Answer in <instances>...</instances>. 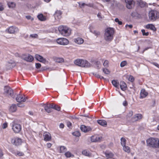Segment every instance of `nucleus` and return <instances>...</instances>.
Returning a JSON list of instances; mask_svg holds the SVG:
<instances>
[{
  "instance_id": "nucleus-10",
  "label": "nucleus",
  "mask_w": 159,
  "mask_h": 159,
  "mask_svg": "<svg viewBox=\"0 0 159 159\" xmlns=\"http://www.w3.org/2000/svg\"><path fill=\"white\" fill-rule=\"evenodd\" d=\"M4 92L8 96L12 97L13 94V92L12 89L9 87L5 86L4 89Z\"/></svg>"
},
{
  "instance_id": "nucleus-16",
  "label": "nucleus",
  "mask_w": 159,
  "mask_h": 159,
  "mask_svg": "<svg viewBox=\"0 0 159 159\" xmlns=\"http://www.w3.org/2000/svg\"><path fill=\"white\" fill-rule=\"evenodd\" d=\"M142 115L140 114H137L135 115L132 118V121L135 122L141 119L142 118Z\"/></svg>"
},
{
  "instance_id": "nucleus-4",
  "label": "nucleus",
  "mask_w": 159,
  "mask_h": 159,
  "mask_svg": "<svg viewBox=\"0 0 159 159\" xmlns=\"http://www.w3.org/2000/svg\"><path fill=\"white\" fill-rule=\"evenodd\" d=\"M58 30L60 33L63 36H68L70 34V29L66 26H60L59 27Z\"/></svg>"
},
{
  "instance_id": "nucleus-12",
  "label": "nucleus",
  "mask_w": 159,
  "mask_h": 159,
  "mask_svg": "<svg viewBox=\"0 0 159 159\" xmlns=\"http://www.w3.org/2000/svg\"><path fill=\"white\" fill-rule=\"evenodd\" d=\"M11 142L13 144L16 146H18L21 144L22 140L21 139L19 138H16L12 139Z\"/></svg>"
},
{
  "instance_id": "nucleus-26",
  "label": "nucleus",
  "mask_w": 159,
  "mask_h": 159,
  "mask_svg": "<svg viewBox=\"0 0 159 159\" xmlns=\"http://www.w3.org/2000/svg\"><path fill=\"white\" fill-rule=\"evenodd\" d=\"M146 28L147 29H150L151 30L155 31L156 30V29L154 25L152 24H148L146 26Z\"/></svg>"
},
{
  "instance_id": "nucleus-5",
  "label": "nucleus",
  "mask_w": 159,
  "mask_h": 159,
  "mask_svg": "<svg viewBox=\"0 0 159 159\" xmlns=\"http://www.w3.org/2000/svg\"><path fill=\"white\" fill-rule=\"evenodd\" d=\"M148 16L149 20L154 21L159 18V12L156 10H151L148 12Z\"/></svg>"
},
{
  "instance_id": "nucleus-54",
  "label": "nucleus",
  "mask_w": 159,
  "mask_h": 159,
  "mask_svg": "<svg viewBox=\"0 0 159 159\" xmlns=\"http://www.w3.org/2000/svg\"><path fill=\"white\" fill-rule=\"evenodd\" d=\"M48 105L51 108H52L53 109H54L55 106H56V105H55L53 104H48Z\"/></svg>"
},
{
  "instance_id": "nucleus-40",
  "label": "nucleus",
  "mask_w": 159,
  "mask_h": 159,
  "mask_svg": "<svg viewBox=\"0 0 159 159\" xmlns=\"http://www.w3.org/2000/svg\"><path fill=\"white\" fill-rule=\"evenodd\" d=\"M127 78H128V80L129 81L132 82H133L134 80V77L131 75H127Z\"/></svg>"
},
{
  "instance_id": "nucleus-3",
  "label": "nucleus",
  "mask_w": 159,
  "mask_h": 159,
  "mask_svg": "<svg viewBox=\"0 0 159 159\" xmlns=\"http://www.w3.org/2000/svg\"><path fill=\"white\" fill-rule=\"evenodd\" d=\"M75 65L82 67L88 68L91 66V64L86 60L78 58L74 61Z\"/></svg>"
},
{
  "instance_id": "nucleus-34",
  "label": "nucleus",
  "mask_w": 159,
  "mask_h": 159,
  "mask_svg": "<svg viewBox=\"0 0 159 159\" xmlns=\"http://www.w3.org/2000/svg\"><path fill=\"white\" fill-rule=\"evenodd\" d=\"M67 150L66 148L64 146H61L60 147L59 152L63 153L65 152Z\"/></svg>"
},
{
  "instance_id": "nucleus-51",
  "label": "nucleus",
  "mask_w": 159,
  "mask_h": 159,
  "mask_svg": "<svg viewBox=\"0 0 159 159\" xmlns=\"http://www.w3.org/2000/svg\"><path fill=\"white\" fill-rule=\"evenodd\" d=\"M41 65L39 63H36L35 64V67L36 68L39 69L41 67Z\"/></svg>"
},
{
  "instance_id": "nucleus-64",
  "label": "nucleus",
  "mask_w": 159,
  "mask_h": 159,
  "mask_svg": "<svg viewBox=\"0 0 159 159\" xmlns=\"http://www.w3.org/2000/svg\"><path fill=\"white\" fill-rule=\"evenodd\" d=\"M153 64L155 66L157 67L158 68H159V65L156 63H153Z\"/></svg>"
},
{
  "instance_id": "nucleus-52",
  "label": "nucleus",
  "mask_w": 159,
  "mask_h": 159,
  "mask_svg": "<svg viewBox=\"0 0 159 159\" xmlns=\"http://www.w3.org/2000/svg\"><path fill=\"white\" fill-rule=\"evenodd\" d=\"M7 126V123H3L2 125V128L3 129L6 128Z\"/></svg>"
},
{
  "instance_id": "nucleus-44",
  "label": "nucleus",
  "mask_w": 159,
  "mask_h": 159,
  "mask_svg": "<svg viewBox=\"0 0 159 159\" xmlns=\"http://www.w3.org/2000/svg\"><path fill=\"white\" fill-rule=\"evenodd\" d=\"M141 32L142 33L143 35V36H148L149 34V33L148 32H145V30H144L143 29L141 30Z\"/></svg>"
},
{
  "instance_id": "nucleus-61",
  "label": "nucleus",
  "mask_w": 159,
  "mask_h": 159,
  "mask_svg": "<svg viewBox=\"0 0 159 159\" xmlns=\"http://www.w3.org/2000/svg\"><path fill=\"white\" fill-rule=\"evenodd\" d=\"M3 9V6L2 5H0V11H2Z\"/></svg>"
},
{
  "instance_id": "nucleus-32",
  "label": "nucleus",
  "mask_w": 159,
  "mask_h": 159,
  "mask_svg": "<svg viewBox=\"0 0 159 159\" xmlns=\"http://www.w3.org/2000/svg\"><path fill=\"white\" fill-rule=\"evenodd\" d=\"M55 81L57 83H60L61 82V80L59 75H57L55 78Z\"/></svg>"
},
{
  "instance_id": "nucleus-53",
  "label": "nucleus",
  "mask_w": 159,
  "mask_h": 159,
  "mask_svg": "<svg viewBox=\"0 0 159 159\" xmlns=\"http://www.w3.org/2000/svg\"><path fill=\"white\" fill-rule=\"evenodd\" d=\"M54 109H55L58 111H59L60 110V107L56 105Z\"/></svg>"
},
{
  "instance_id": "nucleus-7",
  "label": "nucleus",
  "mask_w": 159,
  "mask_h": 159,
  "mask_svg": "<svg viewBox=\"0 0 159 159\" xmlns=\"http://www.w3.org/2000/svg\"><path fill=\"white\" fill-rule=\"evenodd\" d=\"M12 129L15 133H17L20 131L21 127L20 124L13 122L12 123Z\"/></svg>"
},
{
  "instance_id": "nucleus-25",
  "label": "nucleus",
  "mask_w": 159,
  "mask_h": 159,
  "mask_svg": "<svg viewBox=\"0 0 159 159\" xmlns=\"http://www.w3.org/2000/svg\"><path fill=\"white\" fill-rule=\"evenodd\" d=\"M62 13L60 11H57L54 14V17L55 19L57 18L58 19H60L61 17V15Z\"/></svg>"
},
{
  "instance_id": "nucleus-62",
  "label": "nucleus",
  "mask_w": 159,
  "mask_h": 159,
  "mask_svg": "<svg viewBox=\"0 0 159 159\" xmlns=\"http://www.w3.org/2000/svg\"><path fill=\"white\" fill-rule=\"evenodd\" d=\"M125 27L126 28H127V27H129L130 28H131L133 27V26L131 25H125Z\"/></svg>"
},
{
  "instance_id": "nucleus-49",
  "label": "nucleus",
  "mask_w": 159,
  "mask_h": 159,
  "mask_svg": "<svg viewBox=\"0 0 159 159\" xmlns=\"http://www.w3.org/2000/svg\"><path fill=\"white\" fill-rule=\"evenodd\" d=\"M115 21L116 22H117L119 25H121L122 24V22L121 21H119V19L117 18H116Z\"/></svg>"
},
{
  "instance_id": "nucleus-19",
  "label": "nucleus",
  "mask_w": 159,
  "mask_h": 159,
  "mask_svg": "<svg viewBox=\"0 0 159 159\" xmlns=\"http://www.w3.org/2000/svg\"><path fill=\"white\" fill-rule=\"evenodd\" d=\"M18 30V29L13 26H11L6 30L8 33L10 34H14L16 31Z\"/></svg>"
},
{
  "instance_id": "nucleus-58",
  "label": "nucleus",
  "mask_w": 159,
  "mask_h": 159,
  "mask_svg": "<svg viewBox=\"0 0 159 159\" xmlns=\"http://www.w3.org/2000/svg\"><path fill=\"white\" fill-rule=\"evenodd\" d=\"M123 105L125 106H126L128 105L127 102L126 101H125L123 103Z\"/></svg>"
},
{
  "instance_id": "nucleus-50",
  "label": "nucleus",
  "mask_w": 159,
  "mask_h": 159,
  "mask_svg": "<svg viewBox=\"0 0 159 159\" xmlns=\"http://www.w3.org/2000/svg\"><path fill=\"white\" fill-rule=\"evenodd\" d=\"M133 115V111H130L129 112L128 114L127 115V116L128 117H130Z\"/></svg>"
},
{
  "instance_id": "nucleus-37",
  "label": "nucleus",
  "mask_w": 159,
  "mask_h": 159,
  "mask_svg": "<svg viewBox=\"0 0 159 159\" xmlns=\"http://www.w3.org/2000/svg\"><path fill=\"white\" fill-rule=\"evenodd\" d=\"M65 155L67 157H73L74 156L69 151L67 152H66L65 154Z\"/></svg>"
},
{
  "instance_id": "nucleus-55",
  "label": "nucleus",
  "mask_w": 159,
  "mask_h": 159,
  "mask_svg": "<svg viewBox=\"0 0 159 159\" xmlns=\"http://www.w3.org/2000/svg\"><path fill=\"white\" fill-rule=\"evenodd\" d=\"M97 16L101 20L102 18V16L101 15V14L100 13H98L97 15Z\"/></svg>"
},
{
  "instance_id": "nucleus-47",
  "label": "nucleus",
  "mask_w": 159,
  "mask_h": 159,
  "mask_svg": "<svg viewBox=\"0 0 159 159\" xmlns=\"http://www.w3.org/2000/svg\"><path fill=\"white\" fill-rule=\"evenodd\" d=\"M127 64V62L125 61H123L121 62L120 64V66L121 67H124Z\"/></svg>"
},
{
  "instance_id": "nucleus-28",
  "label": "nucleus",
  "mask_w": 159,
  "mask_h": 159,
  "mask_svg": "<svg viewBox=\"0 0 159 159\" xmlns=\"http://www.w3.org/2000/svg\"><path fill=\"white\" fill-rule=\"evenodd\" d=\"M16 109L17 107L16 105L15 104H13L10 106L9 109V111L11 112H14L16 111Z\"/></svg>"
},
{
  "instance_id": "nucleus-60",
  "label": "nucleus",
  "mask_w": 159,
  "mask_h": 159,
  "mask_svg": "<svg viewBox=\"0 0 159 159\" xmlns=\"http://www.w3.org/2000/svg\"><path fill=\"white\" fill-rule=\"evenodd\" d=\"M67 125L69 127H70L71 126V123L70 122H67Z\"/></svg>"
},
{
  "instance_id": "nucleus-56",
  "label": "nucleus",
  "mask_w": 159,
  "mask_h": 159,
  "mask_svg": "<svg viewBox=\"0 0 159 159\" xmlns=\"http://www.w3.org/2000/svg\"><path fill=\"white\" fill-rule=\"evenodd\" d=\"M17 106L18 107H24L25 105L24 104H22V103H18L17 104Z\"/></svg>"
},
{
  "instance_id": "nucleus-21",
  "label": "nucleus",
  "mask_w": 159,
  "mask_h": 159,
  "mask_svg": "<svg viewBox=\"0 0 159 159\" xmlns=\"http://www.w3.org/2000/svg\"><path fill=\"white\" fill-rule=\"evenodd\" d=\"M52 59L54 61L58 63H61L64 61V59L62 57H52Z\"/></svg>"
},
{
  "instance_id": "nucleus-31",
  "label": "nucleus",
  "mask_w": 159,
  "mask_h": 159,
  "mask_svg": "<svg viewBox=\"0 0 159 159\" xmlns=\"http://www.w3.org/2000/svg\"><path fill=\"white\" fill-rule=\"evenodd\" d=\"M82 154L85 156L91 157L92 156L91 153L86 150H84L82 151Z\"/></svg>"
},
{
  "instance_id": "nucleus-57",
  "label": "nucleus",
  "mask_w": 159,
  "mask_h": 159,
  "mask_svg": "<svg viewBox=\"0 0 159 159\" xmlns=\"http://www.w3.org/2000/svg\"><path fill=\"white\" fill-rule=\"evenodd\" d=\"M157 148H159V139L157 138Z\"/></svg>"
},
{
  "instance_id": "nucleus-22",
  "label": "nucleus",
  "mask_w": 159,
  "mask_h": 159,
  "mask_svg": "<svg viewBox=\"0 0 159 159\" xmlns=\"http://www.w3.org/2000/svg\"><path fill=\"white\" fill-rule=\"evenodd\" d=\"M148 95V93L144 89H142L140 93V98H143L146 97Z\"/></svg>"
},
{
  "instance_id": "nucleus-8",
  "label": "nucleus",
  "mask_w": 159,
  "mask_h": 159,
  "mask_svg": "<svg viewBox=\"0 0 159 159\" xmlns=\"http://www.w3.org/2000/svg\"><path fill=\"white\" fill-rule=\"evenodd\" d=\"M21 58L28 62H32L34 60V57L30 54L22 55L21 57Z\"/></svg>"
},
{
  "instance_id": "nucleus-9",
  "label": "nucleus",
  "mask_w": 159,
  "mask_h": 159,
  "mask_svg": "<svg viewBox=\"0 0 159 159\" xmlns=\"http://www.w3.org/2000/svg\"><path fill=\"white\" fill-rule=\"evenodd\" d=\"M57 42L58 44L62 45H66L69 43V41L67 39L63 38L57 39Z\"/></svg>"
},
{
  "instance_id": "nucleus-63",
  "label": "nucleus",
  "mask_w": 159,
  "mask_h": 159,
  "mask_svg": "<svg viewBox=\"0 0 159 159\" xmlns=\"http://www.w3.org/2000/svg\"><path fill=\"white\" fill-rule=\"evenodd\" d=\"M60 127L61 128H63L64 127V125L62 123H61L59 125Z\"/></svg>"
},
{
  "instance_id": "nucleus-27",
  "label": "nucleus",
  "mask_w": 159,
  "mask_h": 159,
  "mask_svg": "<svg viewBox=\"0 0 159 159\" xmlns=\"http://www.w3.org/2000/svg\"><path fill=\"white\" fill-rule=\"evenodd\" d=\"M92 27L90 26L89 27V29L90 32L94 34L95 36H98L100 34V32L97 30H94L92 29Z\"/></svg>"
},
{
  "instance_id": "nucleus-6",
  "label": "nucleus",
  "mask_w": 159,
  "mask_h": 159,
  "mask_svg": "<svg viewBox=\"0 0 159 159\" xmlns=\"http://www.w3.org/2000/svg\"><path fill=\"white\" fill-rule=\"evenodd\" d=\"M157 138H151L147 140V145L150 147L157 148Z\"/></svg>"
},
{
  "instance_id": "nucleus-45",
  "label": "nucleus",
  "mask_w": 159,
  "mask_h": 159,
  "mask_svg": "<svg viewBox=\"0 0 159 159\" xmlns=\"http://www.w3.org/2000/svg\"><path fill=\"white\" fill-rule=\"evenodd\" d=\"M109 61L108 60H106L104 61L103 65L104 67H107L108 66Z\"/></svg>"
},
{
  "instance_id": "nucleus-42",
  "label": "nucleus",
  "mask_w": 159,
  "mask_h": 159,
  "mask_svg": "<svg viewBox=\"0 0 159 159\" xmlns=\"http://www.w3.org/2000/svg\"><path fill=\"white\" fill-rule=\"evenodd\" d=\"M73 135L76 137H79L80 136L81 134L79 131H76L73 133Z\"/></svg>"
},
{
  "instance_id": "nucleus-36",
  "label": "nucleus",
  "mask_w": 159,
  "mask_h": 159,
  "mask_svg": "<svg viewBox=\"0 0 159 159\" xmlns=\"http://www.w3.org/2000/svg\"><path fill=\"white\" fill-rule=\"evenodd\" d=\"M37 17L38 19L41 21H44L46 20L45 18L42 14L38 15Z\"/></svg>"
},
{
  "instance_id": "nucleus-14",
  "label": "nucleus",
  "mask_w": 159,
  "mask_h": 159,
  "mask_svg": "<svg viewBox=\"0 0 159 159\" xmlns=\"http://www.w3.org/2000/svg\"><path fill=\"white\" fill-rule=\"evenodd\" d=\"M43 136L44 140L46 141H50L52 139L51 134L48 132L44 133L43 134Z\"/></svg>"
},
{
  "instance_id": "nucleus-33",
  "label": "nucleus",
  "mask_w": 159,
  "mask_h": 159,
  "mask_svg": "<svg viewBox=\"0 0 159 159\" xmlns=\"http://www.w3.org/2000/svg\"><path fill=\"white\" fill-rule=\"evenodd\" d=\"M44 109L45 111L48 113H50L51 112V108L49 107L48 104H47L46 105H44Z\"/></svg>"
},
{
  "instance_id": "nucleus-43",
  "label": "nucleus",
  "mask_w": 159,
  "mask_h": 159,
  "mask_svg": "<svg viewBox=\"0 0 159 159\" xmlns=\"http://www.w3.org/2000/svg\"><path fill=\"white\" fill-rule=\"evenodd\" d=\"M16 156H19L21 157V156H24V154L22 152H21L19 151H17L16 152Z\"/></svg>"
},
{
  "instance_id": "nucleus-2",
  "label": "nucleus",
  "mask_w": 159,
  "mask_h": 159,
  "mask_svg": "<svg viewBox=\"0 0 159 159\" xmlns=\"http://www.w3.org/2000/svg\"><path fill=\"white\" fill-rule=\"evenodd\" d=\"M114 31L113 28H108L105 30L104 39L107 41H110L113 39Z\"/></svg>"
},
{
  "instance_id": "nucleus-29",
  "label": "nucleus",
  "mask_w": 159,
  "mask_h": 159,
  "mask_svg": "<svg viewBox=\"0 0 159 159\" xmlns=\"http://www.w3.org/2000/svg\"><path fill=\"white\" fill-rule=\"evenodd\" d=\"M97 122L100 125L106 127L107 125V122L104 120H97Z\"/></svg>"
},
{
  "instance_id": "nucleus-13",
  "label": "nucleus",
  "mask_w": 159,
  "mask_h": 159,
  "mask_svg": "<svg viewBox=\"0 0 159 159\" xmlns=\"http://www.w3.org/2000/svg\"><path fill=\"white\" fill-rule=\"evenodd\" d=\"M80 129L84 133L89 132L91 131L92 130V128L90 127L86 126L84 125H81Z\"/></svg>"
},
{
  "instance_id": "nucleus-15",
  "label": "nucleus",
  "mask_w": 159,
  "mask_h": 159,
  "mask_svg": "<svg viewBox=\"0 0 159 159\" xmlns=\"http://www.w3.org/2000/svg\"><path fill=\"white\" fill-rule=\"evenodd\" d=\"M127 7L129 9H131L134 6V2L133 0H125Z\"/></svg>"
},
{
  "instance_id": "nucleus-38",
  "label": "nucleus",
  "mask_w": 159,
  "mask_h": 159,
  "mask_svg": "<svg viewBox=\"0 0 159 159\" xmlns=\"http://www.w3.org/2000/svg\"><path fill=\"white\" fill-rule=\"evenodd\" d=\"M112 83L113 86L115 87L118 88L119 87V84L118 82H117L116 80H113L112 81Z\"/></svg>"
},
{
  "instance_id": "nucleus-1",
  "label": "nucleus",
  "mask_w": 159,
  "mask_h": 159,
  "mask_svg": "<svg viewBox=\"0 0 159 159\" xmlns=\"http://www.w3.org/2000/svg\"><path fill=\"white\" fill-rule=\"evenodd\" d=\"M83 73H88L90 75L92 74L96 77L100 78V79H104L103 76H101L100 74H102V75L106 76H108L111 74V72L110 70H101V71H98L97 72H93V71H90L87 72H84Z\"/></svg>"
},
{
  "instance_id": "nucleus-11",
  "label": "nucleus",
  "mask_w": 159,
  "mask_h": 159,
  "mask_svg": "<svg viewBox=\"0 0 159 159\" xmlns=\"http://www.w3.org/2000/svg\"><path fill=\"white\" fill-rule=\"evenodd\" d=\"M34 58L40 62L45 63L46 62V58H44L40 55L38 54H35Z\"/></svg>"
},
{
  "instance_id": "nucleus-17",
  "label": "nucleus",
  "mask_w": 159,
  "mask_h": 159,
  "mask_svg": "<svg viewBox=\"0 0 159 159\" xmlns=\"http://www.w3.org/2000/svg\"><path fill=\"white\" fill-rule=\"evenodd\" d=\"M16 63L14 61L11 60L7 62V65L10 68L12 69L16 66Z\"/></svg>"
},
{
  "instance_id": "nucleus-59",
  "label": "nucleus",
  "mask_w": 159,
  "mask_h": 159,
  "mask_svg": "<svg viewBox=\"0 0 159 159\" xmlns=\"http://www.w3.org/2000/svg\"><path fill=\"white\" fill-rule=\"evenodd\" d=\"M47 147L48 148H50L51 146H52V144L51 143H47Z\"/></svg>"
},
{
  "instance_id": "nucleus-41",
  "label": "nucleus",
  "mask_w": 159,
  "mask_h": 159,
  "mask_svg": "<svg viewBox=\"0 0 159 159\" xmlns=\"http://www.w3.org/2000/svg\"><path fill=\"white\" fill-rule=\"evenodd\" d=\"M7 4L8 7L10 8H13L15 6V4L12 2H9Z\"/></svg>"
},
{
  "instance_id": "nucleus-46",
  "label": "nucleus",
  "mask_w": 159,
  "mask_h": 159,
  "mask_svg": "<svg viewBox=\"0 0 159 159\" xmlns=\"http://www.w3.org/2000/svg\"><path fill=\"white\" fill-rule=\"evenodd\" d=\"M139 5L141 7H143L145 6L146 3L140 1L139 2Z\"/></svg>"
},
{
  "instance_id": "nucleus-20",
  "label": "nucleus",
  "mask_w": 159,
  "mask_h": 159,
  "mask_svg": "<svg viewBox=\"0 0 159 159\" xmlns=\"http://www.w3.org/2000/svg\"><path fill=\"white\" fill-rule=\"evenodd\" d=\"M102 137L94 135L91 137V140L92 142H97L100 141L102 139Z\"/></svg>"
},
{
  "instance_id": "nucleus-39",
  "label": "nucleus",
  "mask_w": 159,
  "mask_h": 159,
  "mask_svg": "<svg viewBox=\"0 0 159 159\" xmlns=\"http://www.w3.org/2000/svg\"><path fill=\"white\" fill-rule=\"evenodd\" d=\"M126 140L124 138H122L121 139V143L122 146L126 145Z\"/></svg>"
},
{
  "instance_id": "nucleus-18",
  "label": "nucleus",
  "mask_w": 159,
  "mask_h": 159,
  "mask_svg": "<svg viewBox=\"0 0 159 159\" xmlns=\"http://www.w3.org/2000/svg\"><path fill=\"white\" fill-rule=\"evenodd\" d=\"M26 98L23 97V96L20 94H18L16 98V100L18 102H25L26 100Z\"/></svg>"
},
{
  "instance_id": "nucleus-48",
  "label": "nucleus",
  "mask_w": 159,
  "mask_h": 159,
  "mask_svg": "<svg viewBox=\"0 0 159 159\" xmlns=\"http://www.w3.org/2000/svg\"><path fill=\"white\" fill-rule=\"evenodd\" d=\"M30 37L33 38H36L38 37V35L36 34H31L30 35Z\"/></svg>"
},
{
  "instance_id": "nucleus-23",
  "label": "nucleus",
  "mask_w": 159,
  "mask_h": 159,
  "mask_svg": "<svg viewBox=\"0 0 159 159\" xmlns=\"http://www.w3.org/2000/svg\"><path fill=\"white\" fill-rule=\"evenodd\" d=\"M74 42L76 43L80 44L84 42V40L81 38L78 37L74 39Z\"/></svg>"
},
{
  "instance_id": "nucleus-30",
  "label": "nucleus",
  "mask_w": 159,
  "mask_h": 159,
  "mask_svg": "<svg viewBox=\"0 0 159 159\" xmlns=\"http://www.w3.org/2000/svg\"><path fill=\"white\" fill-rule=\"evenodd\" d=\"M104 153L107 158V159L112 158L114 156V154L108 151L105 152Z\"/></svg>"
},
{
  "instance_id": "nucleus-24",
  "label": "nucleus",
  "mask_w": 159,
  "mask_h": 159,
  "mask_svg": "<svg viewBox=\"0 0 159 159\" xmlns=\"http://www.w3.org/2000/svg\"><path fill=\"white\" fill-rule=\"evenodd\" d=\"M120 85V88L122 90L125 91L126 89L127 88V85L124 81H121Z\"/></svg>"
},
{
  "instance_id": "nucleus-35",
  "label": "nucleus",
  "mask_w": 159,
  "mask_h": 159,
  "mask_svg": "<svg viewBox=\"0 0 159 159\" xmlns=\"http://www.w3.org/2000/svg\"><path fill=\"white\" fill-rule=\"evenodd\" d=\"M123 147V149L125 152L129 153L130 152V149L128 146L125 145Z\"/></svg>"
}]
</instances>
